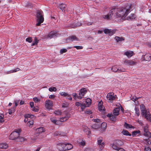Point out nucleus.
Returning <instances> with one entry per match:
<instances>
[{"label":"nucleus","instance_id":"1","mask_svg":"<svg viewBox=\"0 0 151 151\" xmlns=\"http://www.w3.org/2000/svg\"><path fill=\"white\" fill-rule=\"evenodd\" d=\"M131 6L127 4L125 7H115L111 10L109 13L104 15V19L108 20L110 19L112 17H121L124 19L128 14L130 12Z\"/></svg>","mask_w":151,"mask_h":151},{"label":"nucleus","instance_id":"2","mask_svg":"<svg viewBox=\"0 0 151 151\" xmlns=\"http://www.w3.org/2000/svg\"><path fill=\"white\" fill-rule=\"evenodd\" d=\"M21 132L20 129H16L13 132L9 137V139L11 140H14L17 139L18 141L22 142L24 140L23 137L19 136Z\"/></svg>","mask_w":151,"mask_h":151},{"label":"nucleus","instance_id":"3","mask_svg":"<svg viewBox=\"0 0 151 151\" xmlns=\"http://www.w3.org/2000/svg\"><path fill=\"white\" fill-rule=\"evenodd\" d=\"M140 106L142 116L145 117L147 120L151 122V114H150L149 111L145 109V106L143 105H141Z\"/></svg>","mask_w":151,"mask_h":151},{"label":"nucleus","instance_id":"4","mask_svg":"<svg viewBox=\"0 0 151 151\" xmlns=\"http://www.w3.org/2000/svg\"><path fill=\"white\" fill-rule=\"evenodd\" d=\"M36 13V17L37 23L36 24V25L39 26L44 21V15L42 11L41 10H37Z\"/></svg>","mask_w":151,"mask_h":151},{"label":"nucleus","instance_id":"5","mask_svg":"<svg viewBox=\"0 0 151 151\" xmlns=\"http://www.w3.org/2000/svg\"><path fill=\"white\" fill-rule=\"evenodd\" d=\"M117 98L116 95H114L113 92H109L107 93L106 96L107 100L108 102L110 103H112Z\"/></svg>","mask_w":151,"mask_h":151},{"label":"nucleus","instance_id":"6","mask_svg":"<svg viewBox=\"0 0 151 151\" xmlns=\"http://www.w3.org/2000/svg\"><path fill=\"white\" fill-rule=\"evenodd\" d=\"M112 71L114 72L121 73L126 72V70L123 67H119L117 65L113 66L111 68Z\"/></svg>","mask_w":151,"mask_h":151},{"label":"nucleus","instance_id":"7","mask_svg":"<svg viewBox=\"0 0 151 151\" xmlns=\"http://www.w3.org/2000/svg\"><path fill=\"white\" fill-rule=\"evenodd\" d=\"M123 143L122 141L119 140H116L113 143L112 147L113 148L116 150H117L120 147L119 146L122 145Z\"/></svg>","mask_w":151,"mask_h":151},{"label":"nucleus","instance_id":"8","mask_svg":"<svg viewBox=\"0 0 151 151\" xmlns=\"http://www.w3.org/2000/svg\"><path fill=\"white\" fill-rule=\"evenodd\" d=\"M98 144L99 146V149L100 150H102L104 146V142L103 140L102 137H99L97 139Z\"/></svg>","mask_w":151,"mask_h":151},{"label":"nucleus","instance_id":"9","mask_svg":"<svg viewBox=\"0 0 151 151\" xmlns=\"http://www.w3.org/2000/svg\"><path fill=\"white\" fill-rule=\"evenodd\" d=\"M53 102L52 101L49 100H46L45 102V106L46 108L48 110L52 109L53 106Z\"/></svg>","mask_w":151,"mask_h":151},{"label":"nucleus","instance_id":"10","mask_svg":"<svg viewBox=\"0 0 151 151\" xmlns=\"http://www.w3.org/2000/svg\"><path fill=\"white\" fill-rule=\"evenodd\" d=\"M60 35L57 32L55 31H52L48 35L47 37L49 38H52L55 37H58Z\"/></svg>","mask_w":151,"mask_h":151},{"label":"nucleus","instance_id":"11","mask_svg":"<svg viewBox=\"0 0 151 151\" xmlns=\"http://www.w3.org/2000/svg\"><path fill=\"white\" fill-rule=\"evenodd\" d=\"M87 92V90L85 88H83L81 89L79 93V96H78V99H81Z\"/></svg>","mask_w":151,"mask_h":151},{"label":"nucleus","instance_id":"12","mask_svg":"<svg viewBox=\"0 0 151 151\" xmlns=\"http://www.w3.org/2000/svg\"><path fill=\"white\" fill-rule=\"evenodd\" d=\"M124 63L128 65H135L137 62L131 60H127L124 61Z\"/></svg>","mask_w":151,"mask_h":151},{"label":"nucleus","instance_id":"13","mask_svg":"<svg viewBox=\"0 0 151 151\" xmlns=\"http://www.w3.org/2000/svg\"><path fill=\"white\" fill-rule=\"evenodd\" d=\"M65 145L64 143H60L58 145V147L59 150L60 151H65Z\"/></svg>","mask_w":151,"mask_h":151},{"label":"nucleus","instance_id":"14","mask_svg":"<svg viewBox=\"0 0 151 151\" xmlns=\"http://www.w3.org/2000/svg\"><path fill=\"white\" fill-rule=\"evenodd\" d=\"M104 31L105 34H109V35H112L115 33V31L114 30H111V29H105Z\"/></svg>","mask_w":151,"mask_h":151},{"label":"nucleus","instance_id":"15","mask_svg":"<svg viewBox=\"0 0 151 151\" xmlns=\"http://www.w3.org/2000/svg\"><path fill=\"white\" fill-rule=\"evenodd\" d=\"M61 96L64 97H69L68 99L70 100H72V97L70 96V95L68 94L67 93H65V92H62L60 93Z\"/></svg>","mask_w":151,"mask_h":151},{"label":"nucleus","instance_id":"16","mask_svg":"<svg viewBox=\"0 0 151 151\" xmlns=\"http://www.w3.org/2000/svg\"><path fill=\"white\" fill-rule=\"evenodd\" d=\"M134 54V53L132 51H128L124 53V55H126L128 58H130Z\"/></svg>","mask_w":151,"mask_h":151},{"label":"nucleus","instance_id":"17","mask_svg":"<svg viewBox=\"0 0 151 151\" xmlns=\"http://www.w3.org/2000/svg\"><path fill=\"white\" fill-rule=\"evenodd\" d=\"M103 104V102L102 101H99L98 103V109L100 111H103L104 110V107Z\"/></svg>","mask_w":151,"mask_h":151},{"label":"nucleus","instance_id":"18","mask_svg":"<svg viewBox=\"0 0 151 151\" xmlns=\"http://www.w3.org/2000/svg\"><path fill=\"white\" fill-rule=\"evenodd\" d=\"M143 60L150 61L151 60V55L150 54H147L144 55Z\"/></svg>","mask_w":151,"mask_h":151},{"label":"nucleus","instance_id":"19","mask_svg":"<svg viewBox=\"0 0 151 151\" xmlns=\"http://www.w3.org/2000/svg\"><path fill=\"white\" fill-rule=\"evenodd\" d=\"M107 116L108 117L109 119L112 121H115L116 120V117L115 116L111 114H108L107 115Z\"/></svg>","mask_w":151,"mask_h":151},{"label":"nucleus","instance_id":"20","mask_svg":"<svg viewBox=\"0 0 151 151\" xmlns=\"http://www.w3.org/2000/svg\"><path fill=\"white\" fill-rule=\"evenodd\" d=\"M120 109L119 108L117 107L115 108L113 111L114 115L115 116H117L119 114V111Z\"/></svg>","mask_w":151,"mask_h":151},{"label":"nucleus","instance_id":"21","mask_svg":"<svg viewBox=\"0 0 151 151\" xmlns=\"http://www.w3.org/2000/svg\"><path fill=\"white\" fill-rule=\"evenodd\" d=\"M65 145V151L71 149L73 148V146L70 143H67Z\"/></svg>","mask_w":151,"mask_h":151},{"label":"nucleus","instance_id":"22","mask_svg":"<svg viewBox=\"0 0 151 151\" xmlns=\"http://www.w3.org/2000/svg\"><path fill=\"white\" fill-rule=\"evenodd\" d=\"M70 117V115L69 114H67L66 116L65 117H62L60 119V121L61 122H63L64 121H65L68 119Z\"/></svg>","mask_w":151,"mask_h":151},{"label":"nucleus","instance_id":"23","mask_svg":"<svg viewBox=\"0 0 151 151\" xmlns=\"http://www.w3.org/2000/svg\"><path fill=\"white\" fill-rule=\"evenodd\" d=\"M8 147L7 144L5 143H0V149H6Z\"/></svg>","mask_w":151,"mask_h":151},{"label":"nucleus","instance_id":"24","mask_svg":"<svg viewBox=\"0 0 151 151\" xmlns=\"http://www.w3.org/2000/svg\"><path fill=\"white\" fill-rule=\"evenodd\" d=\"M69 40L72 41H78V39L75 35H72L70 36L69 37Z\"/></svg>","mask_w":151,"mask_h":151},{"label":"nucleus","instance_id":"25","mask_svg":"<svg viewBox=\"0 0 151 151\" xmlns=\"http://www.w3.org/2000/svg\"><path fill=\"white\" fill-rule=\"evenodd\" d=\"M45 129L42 127H40L37 128L36 129V132L38 133H40L45 131Z\"/></svg>","mask_w":151,"mask_h":151},{"label":"nucleus","instance_id":"26","mask_svg":"<svg viewBox=\"0 0 151 151\" xmlns=\"http://www.w3.org/2000/svg\"><path fill=\"white\" fill-rule=\"evenodd\" d=\"M135 18V15L134 14H131L126 18V19L129 20L134 19Z\"/></svg>","mask_w":151,"mask_h":151},{"label":"nucleus","instance_id":"27","mask_svg":"<svg viewBox=\"0 0 151 151\" xmlns=\"http://www.w3.org/2000/svg\"><path fill=\"white\" fill-rule=\"evenodd\" d=\"M114 39L117 42L123 41L124 40V38L123 37H119L116 36L115 37Z\"/></svg>","mask_w":151,"mask_h":151},{"label":"nucleus","instance_id":"28","mask_svg":"<svg viewBox=\"0 0 151 151\" xmlns=\"http://www.w3.org/2000/svg\"><path fill=\"white\" fill-rule=\"evenodd\" d=\"M124 126L127 129L134 128V127L132 125L128 124L126 122L124 123Z\"/></svg>","mask_w":151,"mask_h":151},{"label":"nucleus","instance_id":"29","mask_svg":"<svg viewBox=\"0 0 151 151\" xmlns=\"http://www.w3.org/2000/svg\"><path fill=\"white\" fill-rule=\"evenodd\" d=\"M122 133L123 135H127L129 136H131V134H130L129 132L127 130H123L122 131Z\"/></svg>","mask_w":151,"mask_h":151},{"label":"nucleus","instance_id":"30","mask_svg":"<svg viewBox=\"0 0 151 151\" xmlns=\"http://www.w3.org/2000/svg\"><path fill=\"white\" fill-rule=\"evenodd\" d=\"M78 142L81 145L84 146L85 144V142L83 139H79L78 141Z\"/></svg>","mask_w":151,"mask_h":151},{"label":"nucleus","instance_id":"31","mask_svg":"<svg viewBox=\"0 0 151 151\" xmlns=\"http://www.w3.org/2000/svg\"><path fill=\"white\" fill-rule=\"evenodd\" d=\"M83 102L85 103V104L88 106L91 104V100L89 98H87Z\"/></svg>","mask_w":151,"mask_h":151},{"label":"nucleus","instance_id":"32","mask_svg":"<svg viewBox=\"0 0 151 151\" xmlns=\"http://www.w3.org/2000/svg\"><path fill=\"white\" fill-rule=\"evenodd\" d=\"M64 133L61 132L60 131H58L55 132L54 133V135L55 136H58V135H61L62 136L64 135L63 134Z\"/></svg>","mask_w":151,"mask_h":151},{"label":"nucleus","instance_id":"33","mask_svg":"<svg viewBox=\"0 0 151 151\" xmlns=\"http://www.w3.org/2000/svg\"><path fill=\"white\" fill-rule=\"evenodd\" d=\"M140 131L139 130H136L133 131L132 132V135L133 137L136 136L137 134H139Z\"/></svg>","mask_w":151,"mask_h":151},{"label":"nucleus","instance_id":"34","mask_svg":"<svg viewBox=\"0 0 151 151\" xmlns=\"http://www.w3.org/2000/svg\"><path fill=\"white\" fill-rule=\"evenodd\" d=\"M148 127V125L147 124L145 126L143 127V128L144 133L147 132H149Z\"/></svg>","mask_w":151,"mask_h":151},{"label":"nucleus","instance_id":"35","mask_svg":"<svg viewBox=\"0 0 151 151\" xmlns=\"http://www.w3.org/2000/svg\"><path fill=\"white\" fill-rule=\"evenodd\" d=\"M66 5L65 4H61L59 5V7L62 10H64L66 7Z\"/></svg>","mask_w":151,"mask_h":151},{"label":"nucleus","instance_id":"36","mask_svg":"<svg viewBox=\"0 0 151 151\" xmlns=\"http://www.w3.org/2000/svg\"><path fill=\"white\" fill-rule=\"evenodd\" d=\"M144 135L149 138L151 139V133L149 131L147 132L144 133Z\"/></svg>","mask_w":151,"mask_h":151},{"label":"nucleus","instance_id":"37","mask_svg":"<svg viewBox=\"0 0 151 151\" xmlns=\"http://www.w3.org/2000/svg\"><path fill=\"white\" fill-rule=\"evenodd\" d=\"M38 42V40L37 39V38L36 37L35 38L34 40L33 41V43L32 44L31 46H33L37 44V43Z\"/></svg>","mask_w":151,"mask_h":151},{"label":"nucleus","instance_id":"38","mask_svg":"<svg viewBox=\"0 0 151 151\" xmlns=\"http://www.w3.org/2000/svg\"><path fill=\"white\" fill-rule=\"evenodd\" d=\"M34 124V121L31 120L28 121L27 123V125L29 127H32Z\"/></svg>","mask_w":151,"mask_h":151},{"label":"nucleus","instance_id":"39","mask_svg":"<svg viewBox=\"0 0 151 151\" xmlns=\"http://www.w3.org/2000/svg\"><path fill=\"white\" fill-rule=\"evenodd\" d=\"M100 123L99 124H95L92 126V128H93V129H98L99 127H100Z\"/></svg>","mask_w":151,"mask_h":151},{"label":"nucleus","instance_id":"40","mask_svg":"<svg viewBox=\"0 0 151 151\" xmlns=\"http://www.w3.org/2000/svg\"><path fill=\"white\" fill-rule=\"evenodd\" d=\"M135 110L136 115L137 116H139V111L138 108L135 107Z\"/></svg>","mask_w":151,"mask_h":151},{"label":"nucleus","instance_id":"41","mask_svg":"<svg viewBox=\"0 0 151 151\" xmlns=\"http://www.w3.org/2000/svg\"><path fill=\"white\" fill-rule=\"evenodd\" d=\"M88 106L85 104V103H84L83 102L81 106V109H82V111H83L84 109L86 107H88Z\"/></svg>","mask_w":151,"mask_h":151},{"label":"nucleus","instance_id":"42","mask_svg":"<svg viewBox=\"0 0 151 151\" xmlns=\"http://www.w3.org/2000/svg\"><path fill=\"white\" fill-rule=\"evenodd\" d=\"M49 90L51 92L56 91L57 90V89L55 87H51L49 88Z\"/></svg>","mask_w":151,"mask_h":151},{"label":"nucleus","instance_id":"43","mask_svg":"<svg viewBox=\"0 0 151 151\" xmlns=\"http://www.w3.org/2000/svg\"><path fill=\"white\" fill-rule=\"evenodd\" d=\"M151 139L149 138L147 139H145V142L147 144H151Z\"/></svg>","mask_w":151,"mask_h":151},{"label":"nucleus","instance_id":"44","mask_svg":"<svg viewBox=\"0 0 151 151\" xmlns=\"http://www.w3.org/2000/svg\"><path fill=\"white\" fill-rule=\"evenodd\" d=\"M101 128L104 129H105L106 127V124L104 122L102 123L101 124Z\"/></svg>","mask_w":151,"mask_h":151},{"label":"nucleus","instance_id":"45","mask_svg":"<svg viewBox=\"0 0 151 151\" xmlns=\"http://www.w3.org/2000/svg\"><path fill=\"white\" fill-rule=\"evenodd\" d=\"M4 115L2 114H0V123H2L4 121Z\"/></svg>","mask_w":151,"mask_h":151},{"label":"nucleus","instance_id":"46","mask_svg":"<svg viewBox=\"0 0 151 151\" xmlns=\"http://www.w3.org/2000/svg\"><path fill=\"white\" fill-rule=\"evenodd\" d=\"M20 70V69L18 68H17L16 69H15L14 70H10L9 71V73H14L17 72V71H19Z\"/></svg>","mask_w":151,"mask_h":151},{"label":"nucleus","instance_id":"47","mask_svg":"<svg viewBox=\"0 0 151 151\" xmlns=\"http://www.w3.org/2000/svg\"><path fill=\"white\" fill-rule=\"evenodd\" d=\"M51 121L53 123L57 124H58L57 123V121L56 119H55V118H51L50 119Z\"/></svg>","mask_w":151,"mask_h":151},{"label":"nucleus","instance_id":"48","mask_svg":"<svg viewBox=\"0 0 151 151\" xmlns=\"http://www.w3.org/2000/svg\"><path fill=\"white\" fill-rule=\"evenodd\" d=\"M33 100L35 102L37 103L40 101V99L37 97H35L33 98Z\"/></svg>","mask_w":151,"mask_h":151},{"label":"nucleus","instance_id":"49","mask_svg":"<svg viewBox=\"0 0 151 151\" xmlns=\"http://www.w3.org/2000/svg\"><path fill=\"white\" fill-rule=\"evenodd\" d=\"M54 114L57 115H59L61 114V112L60 111H55L54 112Z\"/></svg>","mask_w":151,"mask_h":151},{"label":"nucleus","instance_id":"50","mask_svg":"<svg viewBox=\"0 0 151 151\" xmlns=\"http://www.w3.org/2000/svg\"><path fill=\"white\" fill-rule=\"evenodd\" d=\"M92 24V22H85V23H83V25H84L85 26H89L91 25Z\"/></svg>","mask_w":151,"mask_h":151},{"label":"nucleus","instance_id":"51","mask_svg":"<svg viewBox=\"0 0 151 151\" xmlns=\"http://www.w3.org/2000/svg\"><path fill=\"white\" fill-rule=\"evenodd\" d=\"M26 40L29 43H31L32 41V38L31 37H29L26 39Z\"/></svg>","mask_w":151,"mask_h":151},{"label":"nucleus","instance_id":"52","mask_svg":"<svg viewBox=\"0 0 151 151\" xmlns=\"http://www.w3.org/2000/svg\"><path fill=\"white\" fill-rule=\"evenodd\" d=\"M83 129L84 132H87L89 129L87 126H84L83 127Z\"/></svg>","mask_w":151,"mask_h":151},{"label":"nucleus","instance_id":"53","mask_svg":"<svg viewBox=\"0 0 151 151\" xmlns=\"http://www.w3.org/2000/svg\"><path fill=\"white\" fill-rule=\"evenodd\" d=\"M67 50L66 49H61L60 50V52L61 54L66 52L67 51Z\"/></svg>","mask_w":151,"mask_h":151},{"label":"nucleus","instance_id":"54","mask_svg":"<svg viewBox=\"0 0 151 151\" xmlns=\"http://www.w3.org/2000/svg\"><path fill=\"white\" fill-rule=\"evenodd\" d=\"M32 110L33 111L35 112H38L39 110L38 108L34 107L33 108Z\"/></svg>","mask_w":151,"mask_h":151},{"label":"nucleus","instance_id":"55","mask_svg":"<svg viewBox=\"0 0 151 151\" xmlns=\"http://www.w3.org/2000/svg\"><path fill=\"white\" fill-rule=\"evenodd\" d=\"M82 103L81 102V103L79 102H76V105L77 106H81V104H82Z\"/></svg>","mask_w":151,"mask_h":151},{"label":"nucleus","instance_id":"56","mask_svg":"<svg viewBox=\"0 0 151 151\" xmlns=\"http://www.w3.org/2000/svg\"><path fill=\"white\" fill-rule=\"evenodd\" d=\"M86 133L88 136V137H89L91 136V131L90 130V129H89V130H88V131L87 132H86Z\"/></svg>","mask_w":151,"mask_h":151},{"label":"nucleus","instance_id":"57","mask_svg":"<svg viewBox=\"0 0 151 151\" xmlns=\"http://www.w3.org/2000/svg\"><path fill=\"white\" fill-rule=\"evenodd\" d=\"M74 47L78 50L82 49L83 48V47L81 46H74Z\"/></svg>","mask_w":151,"mask_h":151},{"label":"nucleus","instance_id":"58","mask_svg":"<svg viewBox=\"0 0 151 151\" xmlns=\"http://www.w3.org/2000/svg\"><path fill=\"white\" fill-rule=\"evenodd\" d=\"M19 100H16L14 101L15 106L14 107V108H15L17 106L19 103Z\"/></svg>","mask_w":151,"mask_h":151},{"label":"nucleus","instance_id":"59","mask_svg":"<svg viewBox=\"0 0 151 151\" xmlns=\"http://www.w3.org/2000/svg\"><path fill=\"white\" fill-rule=\"evenodd\" d=\"M138 99V98H137L136 97V96H133L132 98V100L133 101H135L137 100Z\"/></svg>","mask_w":151,"mask_h":151},{"label":"nucleus","instance_id":"60","mask_svg":"<svg viewBox=\"0 0 151 151\" xmlns=\"http://www.w3.org/2000/svg\"><path fill=\"white\" fill-rule=\"evenodd\" d=\"M92 120L94 122H96L98 123H99L100 122V120L98 119H93Z\"/></svg>","mask_w":151,"mask_h":151},{"label":"nucleus","instance_id":"61","mask_svg":"<svg viewBox=\"0 0 151 151\" xmlns=\"http://www.w3.org/2000/svg\"><path fill=\"white\" fill-rule=\"evenodd\" d=\"M82 24H81V23L78 22L77 23H75V26H79L82 25Z\"/></svg>","mask_w":151,"mask_h":151},{"label":"nucleus","instance_id":"62","mask_svg":"<svg viewBox=\"0 0 151 151\" xmlns=\"http://www.w3.org/2000/svg\"><path fill=\"white\" fill-rule=\"evenodd\" d=\"M145 151H151V149L148 147H145Z\"/></svg>","mask_w":151,"mask_h":151},{"label":"nucleus","instance_id":"63","mask_svg":"<svg viewBox=\"0 0 151 151\" xmlns=\"http://www.w3.org/2000/svg\"><path fill=\"white\" fill-rule=\"evenodd\" d=\"M84 151H94V150L90 148H87Z\"/></svg>","mask_w":151,"mask_h":151},{"label":"nucleus","instance_id":"64","mask_svg":"<svg viewBox=\"0 0 151 151\" xmlns=\"http://www.w3.org/2000/svg\"><path fill=\"white\" fill-rule=\"evenodd\" d=\"M118 151H125V150L123 148H120V147L117 150Z\"/></svg>","mask_w":151,"mask_h":151}]
</instances>
